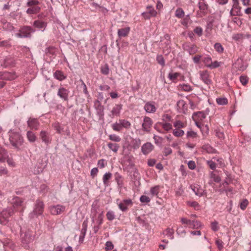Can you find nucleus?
Instances as JSON below:
<instances>
[{
  "label": "nucleus",
  "instance_id": "obj_33",
  "mask_svg": "<svg viewBox=\"0 0 251 251\" xmlns=\"http://www.w3.org/2000/svg\"><path fill=\"white\" fill-rule=\"evenodd\" d=\"M2 28L4 30L9 32L14 31L15 29L13 25L9 22L7 23L6 24L2 26Z\"/></svg>",
  "mask_w": 251,
  "mask_h": 251
},
{
  "label": "nucleus",
  "instance_id": "obj_38",
  "mask_svg": "<svg viewBox=\"0 0 251 251\" xmlns=\"http://www.w3.org/2000/svg\"><path fill=\"white\" fill-rule=\"evenodd\" d=\"M159 191V186L158 185L151 187L150 189V194L152 196H156Z\"/></svg>",
  "mask_w": 251,
  "mask_h": 251
},
{
  "label": "nucleus",
  "instance_id": "obj_5",
  "mask_svg": "<svg viewBox=\"0 0 251 251\" xmlns=\"http://www.w3.org/2000/svg\"><path fill=\"white\" fill-rule=\"evenodd\" d=\"M70 94V90L64 87H60L58 88L57 95L62 100L64 101H68L69 100V96Z\"/></svg>",
  "mask_w": 251,
  "mask_h": 251
},
{
  "label": "nucleus",
  "instance_id": "obj_50",
  "mask_svg": "<svg viewBox=\"0 0 251 251\" xmlns=\"http://www.w3.org/2000/svg\"><path fill=\"white\" fill-rule=\"evenodd\" d=\"M112 129L116 131H120L122 129V126L120 124V121L118 122H116L112 125Z\"/></svg>",
  "mask_w": 251,
  "mask_h": 251
},
{
  "label": "nucleus",
  "instance_id": "obj_56",
  "mask_svg": "<svg viewBox=\"0 0 251 251\" xmlns=\"http://www.w3.org/2000/svg\"><path fill=\"white\" fill-rule=\"evenodd\" d=\"M106 216L107 220L110 221L113 220L115 218L114 213L112 211H108L107 212Z\"/></svg>",
  "mask_w": 251,
  "mask_h": 251
},
{
  "label": "nucleus",
  "instance_id": "obj_57",
  "mask_svg": "<svg viewBox=\"0 0 251 251\" xmlns=\"http://www.w3.org/2000/svg\"><path fill=\"white\" fill-rule=\"evenodd\" d=\"M47 163L44 165L43 167H39V166L36 165L35 167L34 170V174H39L40 173H42L43 171V170L44 168L46 166Z\"/></svg>",
  "mask_w": 251,
  "mask_h": 251
},
{
  "label": "nucleus",
  "instance_id": "obj_6",
  "mask_svg": "<svg viewBox=\"0 0 251 251\" xmlns=\"http://www.w3.org/2000/svg\"><path fill=\"white\" fill-rule=\"evenodd\" d=\"M17 77V75L14 72H0V79L4 80H12Z\"/></svg>",
  "mask_w": 251,
  "mask_h": 251
},
{
  "label": "nucleus",
  "instance_id": "obj_49",
  "mask_svg": "<svg viewBox=\"0 0 251 251\" xmlns=\"http://www.w3.org/2000/svg\"><path fill=\"white\" fill-rule=\"evenodd\" d=\"M100 72L104 75H107L109 73V69L107 64L100 67Z\"/></svg>",
  "mask_w": 251,
  "mask_h": 251
},
{
  "label": "nucleus",
  "instance_id": "obj_31",
  "mask_svg": "<svg viewBox=\"0 0 251 251\" xmlns=\"http://www.w3.org/2000/svg\"><path fill=\"white\" fill-rule=\"evenodd\" d=\"M107 147L111 151L114 152H117L120 147L118 144L111 142L107 144Z\"/></svg>",
  "mask_w": 251,
  "mask_h": 251
},
{
  "label": "nucleus",
  "instance_id": "obj_13",
  "mask_svg": "<svg viewBox=\"0 0 251 251\" xmlns=\"http://www.w3.org/2000/svg\"><path fill=\"white\" fill-rule=\"evenodd\" d=\"M65 207L63 205H52L50 207L51 214L58 215L60 214L61 211L65 210Z\"/></svg>",
  "mask_w": 251,
  "mask_h": 251
},
{
  "label": "nucleus",
  "instance_id": "obj_10",
  "mask_svg": "<svg viewBox=\"0 0 251 251\" xmlns=\"http://www.w3.org/2000/svg\"><path fill=\"white\" fill-rule=\"evenodd\" d=\"M233 66L235 68H236L240 71H244L247 68V64L244 61L243 58L240 57L238 58L235 62L233 64Z\"/></svg>",
  "mask_w": 251,
  "mask_h": 251
},
{
  "label": "nucleus",
  "instance_id": "obj_9",
  "mask_svg": "<svg viewBox=\"0 0 251 251\" xmlns=\"http://www.w3.org/2000/svg\"><path fill=\"white\" fill-rule=\"evenodd\" d=\"M200 78L202 81V82L209 85L211 84L212 81L209 78V74L208 72L206 70L200 71Z\"/></svg>",
  "mask_w": 251,
  "mask_h": 251
},
{
  "label": "nucleus",
  "instance_id": "obj_52",
  "mask_svg": "<svg viewBox=\"0 0 251 251\" xmlns=\"http://www.w3.org/2000/svg\"><path fill=\"white\" fill-rule=\"evenodd\" d=\"M187 50L188 51L190 54L192 55L196 53L198 51V49L196 46L192 45L188 47Z\"/></svg>",
  "mask_w": 251,
  "mask_h": 251
},
{
  "label": "nucleus",
  "instance_id": "obj_55",
  "mask_svg": "<svg viewBox=\"0 0 251 251\" xmlns=\"http://www.w3.org/2000/svg\"><path fill=\"white\" fill-rule=\"evenodd\" d=\"M39 3V0H28L26 5L27 6H38Z\"/></svg>",
  "mask_w": 251,
  "mask_h": 251
},
{
  "label": "nucleus",
  "instance_id": "obj_12",
  "mask_svg": "<svg viewBox=\"0 0 251 251\" xmlns=\"http://www.w3.org/2000/svg\"><path fill=\"white\" fill-rule=\"evenodd\" d=\"M40 137L43 142L47 145L50 144L51 141V137L49 132L45 130H42L40 133Z\"/></svg>",
  "mask_w": 251,
  "mask_h": 251
},
{
  "label": "nucleus",
  "instance_id": "obj_30",
  "mask_svg": "<svg viewBox=\"0 0 251 251\" xmlns=\"http://www.w3.org/2000/svg\"><path fill=\"white\" fill-rule=\"evenodd\" d=\"M26 136L28 140L31 143L34 142L37 138L35 134L31 131H28L27 132Z\"/></svg>",
  "mask_w": 251,
  "mask_h": 251
},
{
  "label": "nucleus",
  "instance_id": "obj_34",
  "mask_svg": "<svg viewBox=\"0 0 251 251\" xmlns=\"http://www.w3.org/2000/svg\"><path fill=\"white\" fill-rule=\"evenodd\" d=\"M224 173L226 177L224 181V185L226 184L227 185L232 181V178L231 175L227 171H224Z\"/></svg>",
  "mask_w": 251,
  "mask_h": 251
},
{
  "label": "nucleus",
  "instance_id": "obj_53",
  "mask_svg": "<svg viewBox=\"0 0 251 251\" xmlns=\"http://www.w3.org/2000/svg\"><path fill=\"white\" fill-rule=\"evenodd\" d=\"M239 205H233L232 206V209L229 213L234 215H237L239 213Z\"/></svg>",
  "mask_w": 251,
  "mask_h": 251
},
{
  "label": "nucleus",
  "instance_id": "obj_63",
  "mask_svg": "<svg viewBox=\"0 0 251 251\" xmlns=\"http://www.w3.org/2000/svg\"><path fill=\"white\" fill-rule=\"evenodd\" d=\"M207 164L208 165L209 168L212 170H214L216 168V163L214 161L208 160L207 161Z\"/></svg>",
  "mask_w": 251,
  "mask_h": 251
},
{
  "label": "nucleus",
  "instance_id": "obj_28",
  "mask_svg": "<svg viewBox=\"0 0 251 251\" xmlns=\"http://www.w3.org/2000/svg\"><path fill=\"white\" fill-rule=\"evenodd\" d=\"M112 177V174L108 172L106 173L102 177L103 183L105 186H107L109 185V180Z\"/></svg>",
  "mask_w": 251,
  "mask_h": 251
},
{
  "label": "nucleus",
  "instance_id": "obj_4",
  "mask_svg": "<svg viewBox=\"0 0 251 251\" xmlns=\"http://www.w3.org/2000/svg\"><path fill=\"white\" fill-rule=\"evenodd\" d=\"M35 32V30L30 26H24L20 28L19 32L15 33L16 37L20 38H30L32 33Z\"/></svg>",
  "mask_w": 251,
  "mask_h": 251
},
{
  "label": "nucleus",
  "instance_id": "obj_59",
  "mask_svg": "<svg viewBox=\"0 0 251 251\" xmlns=\"http://www.w3.org/2000/svg\"><path fill=\"white\" fill-rule=\"evenodd\" d=\"M218 222H217L216 221H215L213 222H211V229L215 232L217 231L219 229V227H218Z\"/></svg>",
  "mask_w": 251,
  "mask_h": 251
},
{
  "label": "nucleus",
  "instance_id": "obj_15",
  "mask_svg": "<svg viewBox=\"0 0 251 251\" xmlns=\"http://www.w3.org/2000/svg\"><path fill=\"white\" fill-rule=\"evenodd\" d=\"M177 110L179 113H185L187 110V106L184 100H179L176 103Z\"/></svg>",
  "mask_w": 251,
  "mask_h": 251
},
{
  "label": "nucleus",
  "instance_id": "obj_32",
  "mask_svg": "<svg viewBox=\"0 0 251 251\" xmlns=\"http://www.w3.org/2000/svg\"><path fill=\"white\" fill-rule=\"evenodd\" d=\"M115 181H116L119 187L121 188L123 185V181L122 179V176L121 175L118 173L115 174Z\"/></svg>",
  "mask_w": 251,
  "mask_h": 251
},
{
  "label": "nucleus",
  "instance_id": "obj_27",
  "mask_svg": "<svg viewBox=\"0 0 251 251\" xmlns=\"http://www.w3.org/2000/svg\"><path fill=\"white\" fill-rule=\"evenodd\" d=\"M198 6L200 9L201 11V12L203 14H205L208 9L207 4H206L205 2L202 0V1L199 2Z\"/></svg>",
  "mask_w": 251,
  "mask_h": 251
},
{
  "label": "nucleus",
  "instance_id": "obj_44",
  "mask_svg": "<svg viewBox=\"0 0 251 251\" xmlns=\"http://www.w3.org/2000/svg\"><path fill=\"white\" fill-rule=\"evenodd\" d=\"M210 178L212 179L215 182H219L221 181L220 177L218 175L215 174L213 172H210Z\"/></svg>",
  "mask_w": 251,
  "mask_h": 251
},
{
  "label": "nucleus",
  "instance_id": "obj_23",
  "mask_svg": "<svg viewBox=\"0 0 251 251\" xmlns=\"http://www.w3.org/2000/svg\"><path fill=\"white\" fill-rule=\"evenodd\" d=\"M18 51L23 55H26L29 57L30 55V50L26 46H20L18 47Z\"/></svg>",
  "mask_w": 251,
  "mask_h": 251
},
{
  "label": "nucleus",
  "instance_id": "obj_3",
  "mask_svg": "<svg viewBox=\"0 0 251 251\" xmlns=\"http://www.w3.org/2000/svg\"><path fill=\"white\" fill-rule=\"evenodd\" d=\"M15 207L14 205L2 210L0 213V223L6 225L8 222V218L14 213Z\"/></svg>",
  "mask_w": 251,
  "mask_h": 251
},
{
  "label": "nucleus",
  "instance_id": "obj_8",
  "mask_svg": "<svg viewBox=\"0 0 251 251\" xmlns=\"http://www.w3.org/2000/svg\"><path fill=\"white\" fill-rule=\"evenodd\" d=\"M44 205H35V207L32 212L29 214V216L31 218L35 217H37L38 216L42 214L44 211Z\"/></svg>",
  "mask_w": 251,
  "mask_h": 251
},
{
  "label": "nucleus",
  "instance_id": "obj_19",
  "mask_svg": "<svg viewBox=\"0 0 251 251\" xmlns=\"http://www.w3.org/2000/svg\"><path fill=\"white\" fill-rule=\"evenodd\" d=\"M27 125L31 129L37 130L39 127V123L37 119L30 118L27 121Z\"/></svg>",
  "mask_w": 251,
  "mask_h": 251
},
{
  "label": "nucleus",
  "instance_id": "obj_58",
  "mask_svg": "<svg viewBox=\"0 0 251 251\" xmlns=\"http://www.w3.org/2000/svg\"><path fill=\"white\" fill-rule=\"evenodd\" d=\"M180 87L183 90L186 92H190L192 90L191 86L189 84H182L180 85Z\"/></svg>",
  "mask_w": 251,
  "mask_h": 251
},
{
  "label": "nucleus",
  "instance_id": "obj_20",
  "mask_svg": "<svg viewBox=\"0 0 251 251\" xmlns=\"http://www.w3.org/2000/svg\"><path fill=\"white\" fill-rule=\"evenodd\" d=\"M153 149V146L151 143L147 142L144 144L141 148L142 152L144 154H147L151 152Z\"/></svg>",
  "mask_w": 251,
  "mask_h": 251
},
{
  "label": "nucleus",
  "instance_id": "obj_39",
  "mask_svg": "<svg viewBox=\"0 0 251 251\" xmlns=\"http://www.w3.org/2000/svg\"><path fill=\"white\" fill-rule=\"evenodd\" d=\"M88 219H86L83 222L82 226V228L81 230V234H84L86 235V233L87 231V226H88Z\"/></svg>",
  "mask_w": 251,
  "mask_h": 251
},
{
  "label": "nucleus",
  "instance_id": "obj_47",
  "mask_svg": "<svg viewBox=\"0 0 251 251\" xmlns=\"http://www.w3.org/2000/svg\"><path fill=\"white\" fill-rule=\"evenodd\" d=\"M217 103L220 105H226L227 103V100L226 98H219L216 99Z\"/></svg>",
  "mask_w": 251,
  "mask_h": 251
},
{
  "label": "nucleus",
  "instance_id": "obj_60",
  "mask_svg": "<svg viewBox=\"0 0 251 251\" xmlns=\"http://www.w3.org/2000/svg\"><path fill=\"white\" fill-rule=\"evenodd\" d=\"M215 244L217 246V248L219 251H221L223 247V242L221 239H217L215 241Z\"/></svg>",
  "mask_w": 251,
  "mask_h": 251
},
{
  "label": "nucleus",
  "instance_id": "obj_45",
  "mask_svg": "<svg viewBox=\"0 0 251 251\" xmlns=\"http://www.w3.org/2000/svg\"><path fill=\"white\" fill-rule=\"evenodd\" d=\"M175 16L178 18H181L184 16V11L182 8H178L175 12Z\"/></svg>",
  "mask_w": 251,
  "mask_h": 251
},
{
  "label": "nucleus",
  "instance_id": "obj_41",
  "mask_svg": "<svg viewBox=\"0 0 251 251\" xmlns=\"http://www.w3.org/2000/svg\"><path fill=\"white\" fill-rule=\"evenodd\" d=\"M214 48L215 50L218 52L219 53H221L223 52L224 48L222 46V45L219 43H216L214 45Z\"/></svg>",
  "mask_w": 251,
  "mask_h": 251
},
{
  "label": "nucleus",
  "instance_id": "obj_25",
  "mask_svg": "<svg viewBox=\"0 0 251 251\" xmlns=\"http://www.w3.org/2000/svg\"><path fill=\"white\" fill-rule=\"evenodd\" d=\"M0 162H3L8 158V154L6 150L0 147Z\"/></svg>",
  "mask_w": 251,
  "mask_h": 251
},
{
  "label": "nucleus",
  "instance_id": "obj_18",
  "mask_svg": "<svg viewBox=\"0 0 251 251\" xmlns=\"http://www.w3.org/2000/svg\"><path fill=\"white\" fill-rule=\"evenodd\" d=\"M122 109V105L121 104H115L111 111L109 116L111 117H113L114 116H119Z\"/></svg>",
  "mask_w": 251,
  "mask_h": 251
},
{
  "label": "nucleus",
  "instance_id": "obj_36",
  "mask_svg": "<svg viewBox=\"0 0 251 251\" xmlns=\"http://www.w3.org/2000/svg\"><path fill=\"white\" fill-rule=\"evenodd\" d=\"M120 124L121 125L122 128H125L128 129L131 126L130 123L126 120H119Z\"/></svg>",
  "mask_w": 251,
  "mask_h": 251
},
{
  "label": "nucleus",
  "instance_id": "obj_42",
  "mask_svg": "<svg viewBox=\"0 0 251 251\" xmlns=\"http://www.w3.org/2000/svg\"><path fill=\"white\" fill-rule=\"evenodd\" d=\"M114 246L111 241H107L105 244L104 250L105 251H110L113 250Z\"/></svg>",
  "mask_w": 251,
  "mask_h": 251
},
{
  "label": "nucleus",
  "instance_id": "obj_48",
  "mask_svg": "<svg viewBox=\"0 0 251 251\" xmlns=\"http://www.w3.org/2000/svg\"><path fill=\"white\" fill-rule=\"evenodd\" d=\"M160 125L162 128L166 131H169L172 129V126L170 123H160Z\"/></svg>",
  "mask_w": 251,
  "mask_h": 251
},
{
  "label": "nucleus",
  "instance_id": "obj_21",
  "mask_svg": "<svg viewBox=\"0 0 251 251\" xmlns=\"http://www.w3.org/2000/svg\"><path fill=\"white\" fill-rule=\"evenodd\" d=\"M156 15L157 12L154 10V9L147 10V11L144 12L141 14V15L144 17V18L147 20H149L151 17H155Z\"/></svg>",
  "mask_w": 251,
  "mask_h": 251
},
{
  "label": "nucleus",
  "instance_id": "obj_7",
  "mask_svg": "<svg viewBox=\"0 0 251 251\" xmlns=\"http://www.w3.org/2000/svg\"><path fill=\"white\" fill-rule=\"evenodd\" d=\"M0 65L3 68L13 66L15 64V60L11 56H7L0 60Z\"/></svg>",
  "mask_w": 251,
  "mask_h": 251
},
{
  "label": "nucleus",
  "instance_id": "obj_64",
  "mask_svg": "<svg viewBox=\"0 0 251 251\" xmlns=\"http://www.w3.org/2000/svg\"><path fill=\"white\" fill-rule=\"evenodd\" d=\"M54 128L58 133H61L63 128L61 127L59 123H55L53 125Z\"/></svg>",
  "mask_w": 251,
  "mask_h": 251
},
{
  "label": "nucleus",
  "instance_id": "obj_46",
  "mask_svg": "<svg viewBox=\"0 0 251 251\" xmlns=\"http://www.w3.org/2000/svg\"><path fill=\"white\" fill-rule=\"evenodd\" d=\"M233 7L235 11V15L236 16H242L243 14L241 12V7L239 6V4L233 5Z\"/></svg>",
  "mask_w": 251,
  "mask_h": 251
},
{
  "label": "nucleus",
  "instance_id": "obj_1",
  "mask_svg": "<svg viewBox=\"0 0 251 251\" xmlns=\"http://www.w3.org/2000/svg\"><path fill=\"white\" fill-rule=\"evenodd\" d=\"M9 140L13 148L19 151L24 142V139L19 132L10 129L8 132Z\"/></svg>",
  "mask_w": 251,
  "mask_h": 251
},
{
  "label": "nucleus",
  "instance_id": "obj_29",
  "mask_svg": "<svg viewBox=\"0 0 251 251\" xmlns=\"http://www.w3.org/2000/svg\"><path fill=\"white\" fill-rule=\"evenodd\" d=\"M188 226H190V227L192 228L193 229H198L201 227L202 225L200 221L191 220V223L189 224Z\"/></svg>",
  "mask_w": 251,
  "mask_h": 251
},
{
  "label": "nucleus",
  "instance_id": "obj_17",
  "mask_svg": "<svg viewBox=\"0 0 251 251\" xmlns=\"http://www.w3.org/2000/svg\"><path fill=\"white\" fill-rule=\"evenodd\" d=\"M191 189L195 193L196 195L201 197L204 195L205 193L204 190L202 187L198 184H194L191 186Z\"/></svg>",
  "mask_w": 251,
  "mask_h": 251
},
{
  "label": "nucleus",
  "instance_id": "obj_16",
  "mask_svg": "<svg viewBox=\"0 0 251 251\" xmlns=\"http://www.w3.org/2000/svg\"><path fill=\"white\" fill-rule=\"evenodd\" d=\"M154 102H147L144 105V109L148 113H154L156 110V107L154 105Z\"/></svg>",
  "mask_w": 251,
  "mask_h": 251
},
{
  "label": "nucleus",
  "instance_id": "obj_26",
  "mask_svg": "<svg viewBox=\"0 0 251 251\" xmlns=\"http://www.w3.org/2000/svg\"><path fill=\"white\" fill-rule=\"evenodd\" d=\"M53 75L55 78L59 80V81H62L66 78V76L64 75L63 73L59 70L56 71L54 73Z\"/></svg>",
  "mask_w": 251,
  "mask_h": 251
},
{
  "label": "nucleus",
  "instance_id": "obj_62",
  "mask_svg": "<svg viewBox=\"0 0 251 251\" xmlns=\"http://www.w3.org/2000/svg\"><path fill=\"white\" fill-rule=\"evenodd\" d=\"M178 75L179 74L177 73H169L168 75V77L171 80L174 81L177 78Z\"/></svg>",
  "mask_w": 251,
  "mask_h": 251
},
{
  "label": "nucleus",
  "instance_id": "obj_14",
  "mask_svg": "<svg viewBox=\"0 0 251 251\" xmlns=\"http://www.w3.org/2000/svg\"><path fill=\"white\" fill-rule=\"evenodd\" d=\"M33 26L39 30L44 31L47 26V23L40 20H35L33 23Z\"/></svg>",
  "mask_w": 251,
  "mask_h": 251
},
{
  "label": "nucleus",
  "instance_id": "obj_22",
  "mask_svg": "<svg viewBox=\"0 0 251 251\" xmlns=\"http://www.w3.org/2000/svg\"><path fill=\"white\" fill-rule=\"evenodd\" d=\"M201 149L203 151H205L208 153H217V151L208 144L203 145L201 147Z\"/></svg>",
  "mask_w": 251,
  "mask_h": 251
},
{
  "label": "nucleus",
  "instance_id": "obj_54",
  "mask_svg": "<svg viewBox=\"0 0 251 251\" xmlns=\"http://www.w3.org/2000/svg\"><path fill=\"white\" fill-rule=\"evenodd\" d=\"M109 139L112 141H114L115 142H119L121 141V138L119 136L117 135L116 134H110L109 135Z\"/></svg>",
  "mask_w": 251,
  "mask_h": 251
},
{
  "label": "nucleus",
  "instance_id": "obj_11",
  "mask_svg": "<svg viewBox=\"0 0 251 251\" xmlns=\"http://www.w3.org/2000/svg\"><path fill=\"white\" fill-rule=\"evenodd\" d=\"M152 124V120L150 117L147 116L145 117L144 118L143 123L142 125L143 129L147 132L150 131Z\"/></svg>",
  "mask_w": 251,
  "mask_h": 251
},
{
  "label": "nucleus",
  "instance_id": "obj_43",
  "mask_svg": "<svg viewBox=\"0 0 251 251\" xmlns=\"http://www.w3.org/2000/svg\"><path fill=\"white\" fill-rule=\"evenodd\" d=\"M141 144V140L139 138H135L132 141V147L134 149H137Z\"/></svg>",
  "mask_w": 251,
  "mask_h": 251
},
{
  "label": "nucleus",
  "instance_id": "obj_35",
  "mask_svg": "<svg viewBox=\"0 0 251 251\" xmlns=\"http://www.w3.org/2000/svg\"><path fill=\"white\" fill-rule=\"evenodd\" d=\"M174 230L172 228H170L169 227L166 229V230H164L163 232V234H165L171 239H174Z\"/></svg>",
  "mask_w": 251,
  "mask_h": 251
},
{
  "label": "nucleus",
  "instance_id": "obj_61",
  "mask_svg": "<svg viewBox=\"0 0 251 251\" xmlns=\"http://www.w3.org/2000/svg\"><path fill=\"white\" fill-rule=\"evenodd\" d=\"M187 138H196L197 136V133L192 130L188 131L187 132Z\"/></svg>",
  "mask_w": 251,
  "mask_h": 251
},
{
  "label": "nucleus",
  "instance_id": "obj_40",
  "mask_svg": "<svg viewBox=\"0 0 251 251\" xmlns=\"http://www.w3.org/2000/svg\"><path fill=\"white\" fill-rule=\"evenodd\" d=\"M173 133L176 137H181L184 134V131L181 129L176 128L173 130Z\"/></svg>",
  "mask_w": 251,
  "mask_h": 251
},
{
  "label": "nucleus",
  "instance_id": "obj_2",
  "mask_svg": "<svg viewBox=\"0 0 251 251\" xmlns=\"http://www.w3.org/2000/svg\"><path fill=\"white\" fill-rule=\"evenodd\" d=\"M21 245L26 250L30 249V244L33 242L34 239V236L33 235V231L30 229H27L24 233L21 231Z\"/></svg>",
  "mask_w": 251,
  "mask_h": 251
},
{
  "label": "nucleus",
  "instance_id": "obj_37",
  "mask_svg": "<svg viewBox=\"0 0 251 251\" xmlns=\"http://www.w3.org/2000/svg\"><path fill=\"white\" fill-rule=\"evenodd\" d=\"M222 64L221 62H219L218 61H215L213 62H211V63L207 65V67L209 68L210 69H213L215 68H217L220 66Z\"/></svg>",
  "mask_w": 251,
  "mask_h": 251
},
{
  "label": "nucleus",
  "instance_id": "obj_24",
  "mask_svg": "<svg viewBox=\"0 0 251 251\" xmlns=\"http://www.w3.org/2000/svg\"><path fill=\"white\" fill-rule=\"evenodd\" d=\"M129 30V27L120 28L118 30V35L119 37H126L128 34Z\"/></svg>",
  "mask_w": 251,
  "mask_h": 251
},
{
  "label": "nucleus",
  "instance_id": "obj_51",
  "mask_svg": "<svg viewBox=\"0 0 251 251\" xmlns=\"http://www.w3.org/2000/svg\"><path fill=\"white\" fill-rule=\"evenodd\" d=\"M174 126L176 127V128L181 129L184 127L185 125L180 121L177 120L174 123Z\"/></svg>",
  "mask_w": 251,
  "mask_h": 251
}]
</instances>
